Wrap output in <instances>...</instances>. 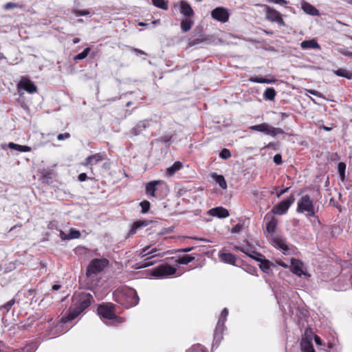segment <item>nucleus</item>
<instances>
[{"label": "nucleus", "instance_id": "nucleus-1", "mask_svg": "<svg viewBox=\"0 0 352 352\" xmlns=\"http://www.w3.org/2000/svg\"><path fill=\"white\" fill-rule=\"evenodd\" d=\"M93 296L89 293H76L72 297V305L68 310L67 316L62 317L61 322L67 323L76 318L80 313L89 307Z\"/></svg>", "mask_w": 352, "mask_h": 352}, {"label": "nucleus", "instance_id": "nucleus-2", "mask_svg": "<svg viewBox=\"0 0 352 352\" xmlns=\"http://www.w3.org/2000/svg\"><path fill=\"white\" fill-rule=\"evenodd\" d=\"M113 295L114 300L126 309L135 306L139 302L137 292L132 288H118L113 292Z\"/></svg>", "mask_w": 352, "mask_h": 352}, {"label": "nucleus", "instance_id": "nucleus-3", "mask_svg": "<svg viewBox=\"0 0 352 352\" xmlns=\"http://www.w3.org/2000/svg\"><path fill=\"white\" fill-rule=\"evenodd\" d=\"M297 212L300 213L306 212L308 217H314L315 215L314 206L309 196L305 195L299 200Z\"/></svg>", "mask_w": 352, "mask_h": 352}, {"label": "nucleus", "instance_id": "nucleus-4", "mask_svg": "<svg viewBox=\"0 0 352 352\" xmlns=\"http://www.w3.org/2000/svg\"><path fill=\"white\" fill-rule=\"evenodd\" d=\"M250 129L255 131L263 132L266 135H270L273 137L278 134H283L284 131L280 128H276L270 126L267 123H262L260 124L253 125L250 126Z\"/></svg>", "mask_w": 352, "mask_h": 352}, {"label": "nucleus", "instance_id": "nucleus-5", "mask_svg": "<svg viewBox=\"0 0 352 352\" xmlns=\"http://www.w3.org/2000/svg\"><path fill=\"white\" fill-rule=\"evenodd\" d=\"M109 264V261L106 258H95L91 261L87 270V276H91L100 272Z\"/></svg>", "mask_w": 352, "mask_h": 352}, {"label": "nucleus", "instance_id": "nucleus-6", "mask_svg": "<svg viewBox=\"0 0 352 352\" xmlns=\"http://www.w3.org/2000/svg\"><path fill=\"white\" fill-rule=\"evenodd\" d=\"M114 305L111 303L100 305L98 308V314L102 318L112 320L116 319L118 322H122L124 320L122 318H117L114 311Z\"/></svg>", "mask_w": 352, "mask_h": 352}, {"label": "nucleus", "instance_id": "nucleus-7", "mask_svg": "<svg viewBox=\"0 0 352 352\" xmlns=\"http://www.w3.org/2000/svg\"><path fill=\"white\" fill-rule=\"evenodd\" d=\"M294 201L295 198L294 195H290L287 199L282 201L278 204L274 206L271 212L276 215L285 214Z\"/></svg>", "mask_w": 352, "mask_h": 352}, {"label": "nucleus", "instance_id": "nucleus-8", "mask_svg": "<svg viewBox=\"0 0 352 352\" xmlns=\"http://www.w3.org/2000/svg\"><path fill=\"white\" fill-rule=\"evenodd\" d=\"M266 8V15L265 18L267 21L271 22H276L280 26H285V21L282 19L281 14L274 8L270 6L263 5Z\"/></svg>", "mask_w": 352, "mask_h": 352}, {"label": "nucleus", "instance_id": "nucleus-9", "mask_svg": "<svg viewBox=\"0 0 352 352\" xmlns=\"http://www.w3.org/2000/svg\"><path fill=\"white\" fill-rule=\"evenodd\" d=\"M176 272V269L169 265H162L155 268L153 272V275L157 277H167Z\"/></svg>", "mask_w": 352, "mask_h": 352}, {"label": "nucleus", "instance_id": "nucleus-10", "mask_svg": "<svg viewBox=\"0 0 352 352\" xmlns=\"http://www.w3.org/2000/svg\"><path fill=\"white\" fill-rule=\"evenodd\" d=\"M211 16L218 21L226 23L228 21L230 14L226 8L218 7L211 12Z\"/></svg>", "mask_w": 352, "mask_h": 352}, {"label": "nucleus", "instance_id": "nucleus-11", "mask_svg": "<svg viewBox=\"0 0 352 352\" xmlns=\"http://www.w3.org/2000/svg\"><path fill=\"white\" fill-rule=\"evenodd\" d=\"M17 86L18 89H24L29 94H34L37 92V87L30 79L27 77H22Z\"/></svg>", "mask_w": 352, "mask_h": 352}, {"label": "nucleus", "instance_id": "nucleus-12", "mask_svg": "<svg viewBox=\"0 0 352 352\" xmlns=\"http://www.w3.org/2000/svg\"><path fill=\"white\" fill-rule=\"evenodd\" d=\"M104 159L103 155L101 153H96L92 155L88 156L84 162L81 164L84 166H89L90 169H92V166L96 164L98 162L102 161Z\"/></svg>", "mask_w": 352, "mask_h": 352}, {"label": "nucleus", "instance_id": "nucleus-13", "mask_svg": "<svg viewBox=\"0 0 352 352\" xmlns=\"http://www.w3.org/2000/svg\"><path fill=\"white\" fill-rule=\"evenodd\" d=\"M265 219H269L266 226V232L267 233V236L271 238L274 236V232L277 226V220L275 217L270 216L269 213L266 214Z\"/></svg>", "mask_w": 352, "mask_h": 352}, {"label": "nucleus", "instance_id": "nucleus-14", "mask_svg": "<svg viewBox=\"0 0 352 352\" xmlns=\"http://www.w3.org/2000/svg\"><path fill=\"white\" fill-rule=\"evenodd\" d=\"M270 241L274 247L280 248L284 251H286L288 250V248H287V245L286 243V240L284 238L280 237V236H274L270 238Z\"/></svg>", "mask_w": 352, "mask_h": 352}, {"label": "nucleus", "instance_id": "nucleus-15", "mask_svg": "<svg viewBox=\"0 0 352 352\" xmlns=\"http://www.w3.org/2000/svg\"><path fill=\"white\" fill-rule=\"evenodd\" d=\"M208 214L219 218H226L229 216V212L223 207H217L208 210Z\"/></svg>", "mask_w": 352, "mask_h": 352}, {"label": "nucleus", "instance_id": "nucleus-16", "mask_svg": "<svg viewBox=\"0 0 352 352\" xmlns=\"http://www.w3.org/2000/svg\"><path fill=\"white\" fill-rule=\"evenodd\" d=\"M300 47L302 50L321 49L316 38L303 41L300 43Z\"/></svg>", "mask_w": 352, "mask_h": 352}, {"label": "nucleus", "instance_id": "nucleus-17", "mask_svg": "<svg viewBox=\"0 0 352 352\" xmlns=\"http://www.w3.org/2000/svg\"><path fill=\"white\" fill-rule=\"evenodd\" d=\"M163 184L162 181L155 180L148 182L146 186V193L148 195L155 197V191L157 190V186Z\"/></svg>", "mask_w": 352, "mask_h": 352}, {"label": "nucleus", "instance_id": "nucleus-18", "mask_svg": "<svg viewBox=\"0 0 352 352\" xmlns=\"http://www.w3.org/2000/svg\"><path fill=\"white\" fill-rule=\"evenodd\" d=\"M219 257V259L225 263L233 265H236V258L234 254L231 253L220 252Z\"/></svg>", "mask_w": 352, "mask_h": 352}, {"label": "nucleus", "instance_id": "nucleus-19", "mask_svg": "<svg viewBox=\"0 0 352 352\" xmlns=\"http://www.w3.org/2000/svg\"><path fill=\"white\" fill-rule=\"evenodd\" d=\"M149 224V221L147 220H139L133 223V224L131 226V228L129 232L128 236H131L134 235L138 230L146 227Z\"/></svg>", "mask_w": 352, "mask_h": 352}, {"label": "nucleus", "instance_id": "nucleus-20", "mask_svg": "<svg viewBox=\"0 0 352 352\" xmlns=\"http://www.w3.org/2000/svg\"><path fill=\"white\" fill-rule=\"evenodd\" d=\"M301 8L302 10L307 14L311 15V16H318L319 15V11L311 4L302 1L301 2Z\"/></svg>", "mask_w": 352, "mask_h": 352}, {"label": "nucleus", "instance_id": "nucleus-21", "mask_svg": "<svg viewBox=\"0 0 352 352\" xmlns=\"http://www.w3.org/2000/svg\"><path fill=\"white\" fill-rule=\"evenodd\" d=\"M180 12L185 16L189 17L194 14V11L191 6L185 1L180 3Z\"/></svg>", "mask_w": 352, "mask_h": 352}, {"label": "nucleus", "instance_id": "nucleus-22", "mask_svg": "<svg viewBox=\"0 0 352 352\" xmlns=\"http://www.w3.org/2000/svg\"><path fill=\"white\" fill-rule=\"evenodd\" d=\"M212 179L215 181L217 184L219 185V186L222 189H226L227 188V183L225 180V178L221 175H217L216 173H212L210 175Z\"/></svg>", "mask_w": 352, "mask_h": 352}, {"label": "nucleus", "instance_id": "nucleus-23", "mask_svg": "<svg viewBox=\"0 0 352 352\" xmlns=\"http://www.w3.org/2000/svg\"><path fill=\"white\" fill-rule=\"evenodd\" d=\"M150 247H146L142 249V252L140 253L142 257H144L146 256H148L149 254H153V256H150L149 258H152L157 256H163L164 253H157L158 250L156 248H152L149 251Z\"/></svg>", "mask_w": 352, "mask_h": 352}, {"label": "nucleus", "instance_id": "nucleus-24", "mask_svg": "<svg viewBox=\"0 0 352 352\" xmlns=\"http://www.w3.org/2000/svg\"><path fill=\"white\" fill-rule=\"evenodd\" d=\"M302 352H315L312 342L307 339H302L300 343Z\"/></svg>", "mask_w": 352, "mask_h": 352}, {"label": "nucleus", "instance_id": "nucleus-25", "mask_svg": "<svg viewBox=\"0 0 352 352\" xmlns=\"http://www.w3.org/2000/svg\"><path fill=\"white\" fill-rule=\"evenodd\" d=\"M8 147L10 149L16 150L19 152H29L31 151V148L30 146L17 144L14 142H10L8 144Z\"/></svg>", "mask_w": 352, "mask_h": 352}, {"label": "nucleus", "instance_id": "nucleus-26", "mask_svg": "<svg viewBox=\"0 0 352 352\" xmlns=\"http://www.w3.org/2000/svg\"><path fill=\"white\" fill-rule=\"evenodd\" d=\"M182 166V164L180 162H175L171 166L166 169L167 175H173L177 170H180Z\"/></svg>", "mask_w": 352, "mask_h": 352}, {"label": "nucleus", "instance_id": "nucleus-27", "mask_svg": "<svg viewBox=\"0 0 352 352\" xmlns=\"http://www.w3.org/2000/svg\"><path fill=\"white\" fill-rule=\"evenodd\" d=\"M333 73L337 75L338 76H341L346 78L347 79H351L352 78V72H350L346 69H338L337 70H334Z\"/></svg>", "mask_w": 352, "mask_h": 352}, {"label": "nucleus", "instance_id": "nucleus-28", "mask_svg": "<svg viewBox=\"0 0 352 352\" xmlns=\"http://www.w3.org/2000/svg\"><path fill=\"white\" fill-rule=\"evenodd\" d=\"M152 3L157 8L167 10L168 8V1L167 0H152Z\"/></svg>", "mask_w": 352, "mask_h": 352}, {"label": "nucleus", "instance_id": "nucleus-29", "mask_svg": "<svg viewBox=\"0 0 352 352\" xmlns=\"http://www.w3.org/2000/svg\"><path fill=\"white\" fill-rule=\"evenodd\" d=\"M193 25V21L190 19H186L181 22V29L182 32H186L190 30Z\"/></svg>", "mask_w": 352, "mask_h": 352}, {"label": "nucleus", "instance_id": "nucleus-30", "mask_svg": "<svg viewBox=\"0 0 352 352\" xmlns=\"http://www.w3.org/2000/svg\"><path fill=\"white\" fill-rule=\"evenodd\" d=\"M276 96L275 89L272 87H269L265 89L263 94V97L265 100H273Z\"/></svg>", "mask_w": 352, "mask_h": 352}, {"label": "nucleus", "instance_id": "nucleus-31", "mask_svg": "<svg viewBox=\"0 0 352 352\" xmlns=\"http://www.w3.org/2000/svg\"><path fill=\"white\" fill-rule=\"evenodd\" d=\"M250 80L251 82H256V83H267V84H269V83H272V82H274L275 80H270V79H267V78H262V77H260V76H254V77H251Z\"/></svg>", "mask_w": 352, "mask_h": 352}, {"label": "nucleus", "instance_id": "nucleus-32", "mask_svg": "<svg viewBox=\"0 0 352 352\" xmlns=\"http://www.w3.org/2000/svg\"><path fill=\"white\" fill-rule=\"evenodd\" d=\"M273 265H274L272 263L266 259H264L261 261L260 268L263 272L268 273V271L270 270V267Z\"/></svg>", "mask_w": 352, "mask_h": 352}, {"label": "nucleus", "instance_id": "nucleus-33", "mask_svg": "<svg viewBox=\"0 0 352 352\" xmlns=\"http://www.w3.org/2000/svg\"><path fill=\"white\" fill-rule=\"evenodd\" d=\"M195 259V257L190 255H184L178 258L177 262L179 264L186 265Z\"/></svg>", "mask_w": 352, "mask_h": 352}, {"label": "nucleus", "instance_id": "nucleus-34", "mask_svg": "<svg viewBox=\"0 0 352 352\" xmlns=\"http://www.w3.org/2000/svg\"><path fill=\"white\" fill-rule=\"evenodd\" d=\"M81 236L80 231L75 229H70L67 236V239H78Z\"/></svg>", "mask_w": 352, "mask_h": 352}, {"label": "nucleus", "instance_id": "nucleus-35", "mask_svg": "<svg viewBox=\"0 0 352 352\" xmlns=\"http://www.w3.org/2000/svg\"><path fill=\"white\" fill-rule=\"evenodd\" d=\"M90 50L91 49L89 47L85 48L81 53H79L74 57V60H82L85 58L87 56Z\"/></svg>", "mask_w": 352, "mask_h": 352}, {"label": "nucleus", "instance_id": "nucleus-36", "mask_svg": "<svg viewBox=\"0 0 352 352\" xmlns=\"http://www.w3.org/2000/svg\"><path fill=\"white\" fill-rule=\"evenodd\" d=\"M346 169V164L344 162H340L338 165V173H340L341 179L343 181L344 179V172Z\"/></svg>", "mask_w": 352, "mask_h": 352}, {"label": "nucleus", "instance_id": "nucleus-37", "mask_svg": "<svg viewBox=\"0 0 352 352\" xmlns=\"http://www.w3.org/2000/svg\"><path fill=\"white\" fill-rule=\"evenodd\" d=\"M140 205L142 208V210H141L142 213L145 214L149 210L150 206H151L149 201L144 200V201H142Z\"/></svg>", "mask_w": 352, "mask_h": 352}, {"label": "nucleus", "instance_id": "nucleus-38", "mask_svg": "<svg viewBox=\"0 0 352 352\" xmlns=\"http://www.w3.org/2000/svg\"><path fill=\"white\" fill-rule=\"evenodd\" d=\"M219 156L223 160H227L231 157V153L229 149L223 148L219 153Z\"/></svg>", "mask_w": 352, "mask_h": 352}, {"label": "nucleus", "instance_id": "nucleus-39", "mask_svg": "<svg viewBox=\"0 0 352 352\" xmlns=\"http://www.w3.org/2000/svg\"><path fill=\"white\" fill-rule=\"evenodd\" d=\"M228 314V310L227 308H224L221 314V316L219 319L217 325H220V323L222 322L223 324L224 321L226 320V318Z\"/></svg>", "mask_w": 352, "mask_h": 352}, {"label": "nucleus", "instance_id": "nucleus-40", "mask_svg": "<svg viewBox=\"0 0 352 352\" xmlns=\"http://www.w3.org/2000/svg\"><path fill=\"white\" fill-rule=\"evenodd\" d=\"M292 263L293 265L292 272L298 276H300L302 273V267L299 265H295L293 262Z\"/></svg>", "mask_w": 352, "mask_h": 352}, {"label": "nucleus", "instance_id": "nucleus-41", "mask_svg": "<svg viewBox=\"0 0 352 352\" xmlns=\"http://www.w3.org/2000/svg\"><path fill=\"white\" fill-rule=\"evenodd\" d=\"M187 352H206L204 346L196 345L190 349Z\"/></svg>", "mask_w": 352, "mask_h": 352}, {"label": "nucleus", "instance_id": "nucleus-42", "mask_svg": "<svg viewBox=\"0 0 352 352\" xmlns=\"http://www.w3.org/2000/svg\"><path fill=\"white\" fill-rule=\"evenodd\" d=\"M274 162L277 164V165H280L282 164V156L280 154H276L274 156Z\"/></svg>", "mask_w": 352, "mask_h": 352}, {"label": "nucleus", "instance_id": "nucleus-43", "mask_svg": "<svg viewBox=\"0 0 352 352\" xmlns=\"http://www.w3.org/2000/svg\"><path fill=\"white\" fill-rule=\"evenodd\" d=\"M242 230V226L240 223L235 225L231 230L232 233H239Z\"/></svg>", "mask_w": 352, "mask_h": 352}, {"label": "nucleus", "instance_id": "nucleus-44", "mask_svg": "<svg viewBox=\"0 0 352 352\" xmlns=\"http://www.w3.org/2000/svg\"><path fill=\"white\" fill-rule=\"evenodd\" d=\"M70 138V134L69 133H60L57 136V139L58 140H63L65 139H67Z\"/></svg>", "mask_w": 352, "mask_h": 352}, {"label": "nucleus", "instance_id": "nucleus-45", "mask_svg": "<svg viewBox=\"0 0 352 352\" xmlns=\"http://www.w3.org/2000/svg\"><path fill=\"white\" fill-rule=\"evenodd\" d=\"M18 6V5L15 3H12V2H9V3H7L5 6H4V8L6 10H10V9H12V8H15Z\"/></svg>", "mask_w": 352, "mask_h": 352}, {"label": "nucleus", "instance_id": "nucleus-46", "mask_svg": "<svg viewBox=\"0 0 352 352\" xmlns=\"http://www.w3.org/2000/svg\"><path fill=\"white\" fill-rule=\"evenodd\" d=\"M89 14V12L88 10H77L75 12V15L76 16H87Z\"/></svg>", "mask_w": 352, "mask_h": 352}, {"label": "nucleus", "instance_id": "nucleus-47", "mask_svg": "<svg viewBox=\"0 0 352 352\" xmlns=\"http://www.w3.org/2000/svg\"><path fill=\"white\" fill-rule=\"evenodd\" d=\"M338 52L342 54L344 56L350 57L352 58V52H349L348 50L340 49L338 50Z\"/></svg>", "mask_w": 352, "mask_h": 352}, {"label": "nucleus", "instance_id": "nucleus-48", "mask_svg": "<svg viewBox=\"0 0 352 352\" xmlns=\"http://www.w3.org/2000/svg\"><path fill=\"white\" fill-rule=\"evenodd\" d=\"M14 304V300H11L10 301H8V302H6L4 305H3V307L7 309V310H9L12 307V305Z\"/></svg>", "mask_w": 352, "mask_h": 352}, {"label": "nucleus", "instance_id": "nucleus-49", "mask_svg": "<svg viewBox=\"0 0 352 352\" xmlns=\"http://www.w3.org/2000/svg\"><path fill=\"white\" fill-rule=\"evenodd\" d=\"M307 92H309V94H312V95H314V96H318V97H322V94L316 91V90H313V89H309V90H307Z\"/></svg>", "mask_w": 352, "mask_h": 352}, {"label": "nucleus", "instance_id": "nucleus-50", "mask_svg": "<svg viewBox=\"0 0 352 352\" xmlns=\"http://www.w3.org/2000/svg\"><path fill=\"white\" fill-rule=\"evenodd\" d=\"M78 180L80 182H84L87 179V176L86 175V173H80L79 175H78Z\"/></svg>", "mask_w": 352, "mask_h": 352}, {"label": "nucleus", "instance_id": "nucleus-51", "mask_svg": "<svg viewBox=\"0 0 352 352\" xmlns=\"http://www.w3.org/2000/svg\"><path fill=\"white\" fill-rule=\"evenodd\" d=\"M288 190H289V188H285L283 190H280V191H278L276 193L277 197H280L282 195L287 192L288 191Z\"/></svg>", "mask_w": 352, "mask_h": 352}, {"label": "nucleus", "instance_id": "nucleus-52", "mask_svg": "<svg viewBox=\"0 0 352 352\" xmlns=\"http://www.w3.org/2000/svg\"><path fill=\"white\" fill-rule=\"evenodd\" d=\"M314 340H315V342L318 344V345H322V342H321V339L319 336H316L314 337Z\"/></svg>", "mask_w": 352, "mask_h": 352}, {"label": "nucleus", "instance_id": "nucleus-53", "mask_svg": "<svg viewBox=\"0 0 352 352\" xmlns=\"http://www.w3.org/2000/svg\"><path fill=\"white\" fill-rule=\"evenodd\" d=\"M287 1L285 0H278V3L276 4L282 5V6H287Z\"/></svg>", "mask_w": 352, "mask_h": 352}, {"label": "nucleus", "instance_id": "nucleus-54", "mask_svg": "<svg viewBox=\"0 0 352 352\" xmlns=\"http://www.w3.org/2000/svg\"><path fill=\"white\" fill-rule=\"evenodd\" d=\"M146 128V123L144 121L140 122L138 124V128Z\"/></svg>", "mask_w": 352, "mask_h": 352}, {"label": "nucleus", "instance_id": "nucleus-55", "mask_svg": "<svg viewBox=\"0 0 352 352\" xmlns=\"http://www.w3.org/2000/svg\"><path fill=\"white\" fill-rule=\"evenodd\" d=\"M133 51L137 52L139 54H144V55L146 54L144 51L139 50V49H133Z\"/></svg>", "mask_w": 352, "mask_h": 352}, {"label": "nucleus", "instance_id": "nucleus-56", "mask_svg": "<svg viewBox=\"0 0 352 352\" xmlns=\"http://www.w3.org/2000/svg\"><path fill=\"white\" fill-rule=\"evenodd\" d=\"M170 138H171V136H170L168 138L167 136H164L162 138V141L164 142H167L170 140Z\"/></svg>", "mask_w": 352, "mask_h": 352}, {"label": "nucleus", "instance_id": "nucleus-57", "mask_svg": "<svg viewBox=\"0 0 352 352\" xmlns=\"http://www.w3.org/2000/svg\"><path fill=\"white\" fill-rule=\"evenodd\" d=\"M60 287L61 286L60 285H54L52 286V290L56 291V290L59 289L60 288Z\"/></svg>", "mask_w": 352, "mask_h": 352}, {"label": "nucleus", "instance_id": "nucleus-58", "mask_svg": "<svg viewBox=\"0 0 352 352\" xmlns=\"http://www.w3.org/2000/svg\"><path fill=\"white\" fill-rule=\"evenodd\" d=\"M193 250V247L188 248L182 250V252H188Z\"/></svg>", "mask_w": 352, "mask_h": 352}, {"label": "nucleus", "instance_id": "nucleus-59", "mask_svg": "<svg viewBox=\"0 0 352 352\" xmlns=\"http://www.w3.org/2000/svg\"><path fill=\"white\" fill-rule=\"evenodd\" d=\"M80 38H75L74 40H73V43L74 44H76V43H78L80 42Z\"/></svg>", "mask_w": 352, "mask_h": 352}, {"label": "nucleus", "instance_id": "nucleus-60", "mask_svg": "<svg viewBox=\"0 0 352 352\" xmlns=\"http://www.w3.org/2000/svg\"><path fill=\"white\" fill-rule=\"evenodd\" d=\"M193 239H196V240L203 241H208V240H207V239H204V238H197V237H194Z\"/></svg>", "mask_w": 352, "mask_h": 352}, {"label": "nucleus", "instance_id": "nucleus-61", "mask_svg": "<svg viewBox=\"0 0 352 352\" xmlns=\"http://www.w3.org/2000/svg\"><path fill=\"white\" fill-rule=\"evenodd\" d=\"M60 236L62 239H67V235H65L63 232H60Z\"/></svg>", "mask_w": 352, "mask_h": 352}, {"label": "nucleus", "instance_id": "nucleus-62", "mask_svg": "<svg viewBox=\"0 0 352 352\" xmlns=\"http://www.w3.org/2000/svg\"><path fill=\"white\" fill-rule=\"evenodd\" d=\"M322 129L327 131L331 130V129L329 127L325 126H322Z\"/></svg>", "mask_w": 352, "mask_h": 352}, {"label": "nucleus", "instance_id": "nucleus-63", "mask_svg": "<svg viewBox=\"0 0 352 352\" xmlns=\"http://www.w3.org/2000/svg\"><path fill=\"white\" fill-rule=\"evenodd\" d=\"M268 2H272V3H277L278 0H267Z\"/></svg>", "mask_w": 352, "mask_h": 352}, {"label": "nucleus", "instance_id": "nucleus-64", "mask_svg": "<svg viewBox=\"0 0 352 352\" xmlns=\"http://www.w3.org/2000/svg\"><path fill=\"white\" fill-rule=\"evenodd\" d=\"M4 58H6V57L4 56L3 54L0 52V60L4 59Z\"/></svg>", "mask_w": 352, "mask_h": 352}]
</instances>
